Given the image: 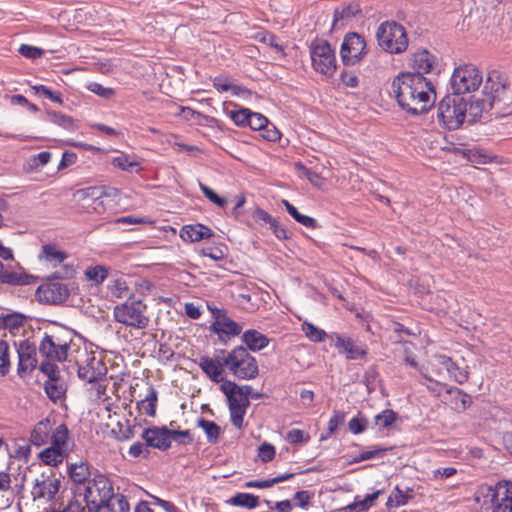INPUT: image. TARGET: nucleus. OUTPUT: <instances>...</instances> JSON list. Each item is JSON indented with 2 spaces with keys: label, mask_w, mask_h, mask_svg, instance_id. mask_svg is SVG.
<instances>
[{
  "label": "nucleus",
  "mask_w": 512,
  "mask_h": 512,
  "mask_svg": "<svg viewBox=\"0 0 512 512\" xmlns=\"http://www.w3.org/2000/svg\"><path fill=\"white\" fill-rule=\"evenodd\" d=\"M199 188L201 192L204 194V196L209 199L213 204L217 205L218 207H224L227 203L226 199L223 197H220L217 195L214 190H212L210 187L203 183H199Z\"/></svg>",
  "instance_id": "6e6d98bb"
},
{
  "label": "nucleus",
  "mask_w": 512,
  "mask_h": 512,
  "mask_svg": "<svg viewBox=\"0 0 512 512\" xmlns=\"http://www.w3.org/2000/svg\"><path fill=\"white\" fill-rule=\"evenodd\" d=\"M226 350H216L214 357L201 356L198 360V365L201 370L215 383L223 381L224 366L226 363Z\"/></svg>",
  "instance_id": "f8f14e48"
},
{
  "label": "nucleus",
  "mask_w": 512,
  "mask_h": 512,
  "mask_svg": "<svg viewBox=\"0 0 512 512\" xmlns=\"http://www.w3.org/2000/svg\"><path fill=\"white\" fill-rule=\"evenodd\" d=\"M85 276L88 280L99 285L108 277V269L103 265L90 266L85 270Z\"/></svg>",
  "instance_id": "c03bdc74"
},
{
  "label": "nucleus",
  "mask_w": 512,
  "mask_h": 512,
  "mask_svg": "<svg viewBox=\"0 0 512 512\" xmlns=\"http://www.w3.org/2000/svg\"><path fill=\"white\" fill-rule=\"evenodd\" d=\"M50 434V421L48 419L38 422L30 435V441L35 446L47 443Z\"/></svg>",
  "instance_id": "7c9ffc66"
},
{
  "label": "nucleus",
  "mask_w": 512,
  "mask_h": 512,
  "mask_svg": "<svg viewBox=\"0 0 512 512\" xmlns=\"http://www.w3.org/2000/svg\"><path fill=\"white\" fill-rule=\"evenodd\" d=\"M302 331L305 336L314 343L322 342L325 338H328L329 334L326 333L323 329L315 326L313 323L304 321L302 323Z\"/></svg>",
  "instance_id": "ea45409f"
},
{
  "label": "nucleus",
  "mask_w": 512,
  "mask_h": 512,
  "mask_svg": "<svg viewBox=\"0 0 512 512\" xmlns=\"http://www.w3.org/2000/svg\"><path fill=\"white\" fill-rule=\"evenodd\" d=\"M248 119L249 120L246 127H249L255 131H260V129L263 128V126L268 122L267 117H265L263 114L253 111H250Z\"/></svg>",
  "instance_id": "13d9d810"
},
{
  "label": "nucleus",
  "mask_w": 512,
  "mask_h": 512,
  "mask_svg": "<svg viewBox=\"0 0 512 512\" xmlns=\"http://www.w3.org/2000/svg\"><path fill=\"white\" fill-rule=\"evenodd\" d=\"M446 394L451 396L450 406L457 412L465 411L472 404L471 396L457 387L446 388Z\"/></svg>",
  "instance_id": "cd10ccee"
},
{
  "label": "nucleus",
  "mask_w": 512,
  "mask_h": 512,
  "mask_svg": "<svg viewBox=\"0 0 512 512\" xmlns=\"http://www.w3.org/2000/svg\"><path fill=\"white\" fill-rule=\"evenodd\" d=\"M169 441L170 445L172 444V441L178 445H189L193 442V437L189 430L169 429Z\"/></svg>",
  "instance_id": "09e8293b"
},
{
  "label": "nucleus",
  "mask_w": 512,
  "mask_h": 512,
  "mask_svg": "<svg viewBox=\"0 0 512 512\" xmlns=\"http://www.w3.org/2000/svg\"><path fill=\"white\" fill-rule=\"evenodd\" d=\"M366 54V41L364 37L356 32L345 35L341 44L340 55L345 65H355L360 62Z\"/></svg>",
  "instance_id": "9b49d317"
},
{
  "label": "nucleus",
  "mask_w": 512,
  "mask_h": 512,
  "mask_svg": "<svg viewBox=\"0 0 512 512\" xmlns=\"http://www.w3.org/2000/svg\"><path fill=\"white\" fill-rule=\"evenodd\" d=\"M482 82L481 71L472 64H465L454 69L450 78V88L454 95L462 96L478 90Z\"/></svg>",
  "instance_id": "0eeeda50"
},
{
  "label": "nucleus",
  "mask_w": 512,
  "mask_h": 512,
  "mask_svg": "<svg viewBox=\"0 0 512 512\" xmlns=\"http://www.w3.org/2000/svg\"><path fill=\"white\" fill-rule=\"evenodd\" d=\"M40 371L48 377V380L58 381L59 380V369L55 363H52L49 359L42 361L39 366Z\"/></svg>",
  "instance_id": "864d4df0"
},
{
  "label": "nucleus",
  "mask_w": 512,
  "mask_h": 512,
  "mask_svg": "<svg viewBox=\"0 0 512 512\" xmlns=\"http://www.w3.org/2000/svg\"><path fill=\"white\" fill-rule=\"evenodd\" d=\"M84 501L90 511L129 512L130 506L123 494H115L111 481L104 475H97L84 486Z\"/></svg>",
  "instance_id": "f03ea898"
},
{
  "label": "nucleus",
  "mask_w": 512,
  "mask_h": 512,
  "mask_svg": "<svg viewBox=\"0 0 512 512\" xmlns=\"http://www.w3.org/2000/svg\"><path fill=\"white\" fill-rule=\"evenodd\" d=\"M26 318L22 313L0 311V328L13 332L24 325Z\"/></svg>",
  "instance_id": "c85d7f7f"
},
{
  "label": "nucleus",
  "mask_w": 512,
  "mask_h": 512,
  "mask_svg": "<svg viewBox=\"0 0 512 512\" xmlns=\"http://www.w3.org/2000/svg\"><path fill=\"white\" fill-rule=\"evenodd\" d=\"M410 498H412V490L410 488L402 490L399 488V486H396L391 495L388 497L386 506L388 508L404 506L408 503Z\"/></svg>",
  "instance_id": "f704fd0d"
},
{
  "label": "nucleus",
  "mask_w": 512,
  "mask_h": 512,
  "mask_svg": "<svg viewBox=\"0 0 512 512\" xmlns=\"http://www.w3.org/2000/svg\"><path fill=\"white\" fill-rule=\"evenodd\" d=\"M42 254L45 260L54 266L62 264L67 257L64 252L57 250L53 245H44L42 248Z\"/></svg>",
  "instance_id": "a18cd8bd"
},
{
  "label": "nucleus",
  "mask_w": 512,
  "mask_h": 512,
  "mask_svg": "<svg viewBox=\"0 0 512 512\" xmlns=\"http://www.w3.org/2000/svg\"><path fill=\"white\" fill-rule=\"evenodd\" d=\"M69 476L73 482L79 484H86L85 482L88 480L90 476L88 465L85 463L80 464H72L69 467Z\"/></svg>",
  "instance_id": "79ce46f5"
},
{
  "label": "nucleus",
  "mask_w": 512,
  "mask_h": 512,
  "mask_svg": "<svg viewBox=\"0 0 512 512\" xmlns=\"http://www.w3.org/2000/svg\"><path fill=\"white\" fill-rule=\"evenodd\" d=\"M56 382L57 381L48 380L44 384L47 396L53 401L60 399L63 394L62 386H59Z\"/></svg>",
  "instance_id": "bf43d9fd"
},
{
  "label": "nucleus",
  "mask_w": 512,
  "mask_h": 512,
  "mask_svg": "<svg viewBox=\"0 0 512 512\" xmlns=\"http://www.w3.org/2000/svg\"><path fill=\"white\" fill-rule=\"evenodd\" d=\"M379 47L392 55L404 53L409 45L405 28L396 21L382 22L376 31Z\"/></svg>",
  "instance_id": "7ed1b4c3"
},
{
  "label": "nucleus",
  "mask_w": 512,
  "mask_h": 512,
  "mask_svg": "<svg viewBox=\"0 0 512 512\" xmlns=\"http://www.w3.org/2000/svg\"><path fill=\"white\" fill-rule=\"evenodd\" d=\"M69 436L68 428L65 424L58 425L51 435V446L61 450H67V440Z\"/></svg>",
  "instance_id": "a19ab883"
},
{
  "label": "nucleus",
  "mask_w": 512,
  "mask_h": 512,
  "mask_svg": "<svg viewBox=\"0 0 512 512\" xmlns=\"http://www.w3.org/2000/svg\"><path fill=\"white\" fill-rule=\"evenodd\" d=\"M313 497V494L308 490L297 491L293 499L296 501V506L301 509L307 510L309 507V503Z\"/></svg>",
  "instance_id": "052dcab7"
},
{
  "label": "nucleus",
  "mask_w": 512,
  "mask_h": 512,
  "mask_svg": "<svg viewBox=\"0 0 512 512\" xmlns=\"http://www.w3.org/2000/svg\"><path fill=\"white\" fill-rule=\"evenodd\" d=\"M512 493V483L509 481H499L495 486H482L476 494V501L483 506H490L493 512L498 505L505 504L507 497Z\"/></svg>",
  "instance_id": "9d476101"
},
{
  "label": "nucleus",
  "mask_w": 512,
  "mask_h": 512,
  "mask_svg": "<svg viewBox=\"0 0 512 512\" xmlns=\"http://www.w3.org/2000/svg\"><path fill=\"white\" fill-rule=\"evenodd\" d=\"M250 109L234 105V109L226 110V115L234 122L238 127H246L248 118L250 115Z\"/></svg>",
  "instance_id": "58836bf2"
},
{
  "label": "nucleus",
  "mask_w": 512,
  "mask_h": 512,
  "mask_svg": "<svg viewBox=\"0 0 512 512\" xmlns=\"http://www.w3.org/2000/svg\"><path fill=\"white\" fill-rule=\"evenodd\" d=\"M258 456L262 462L267 463L275 457V448L268 442L262 443L258 448Z\"/></svg>",
  "instance_id": "680f3d73"
},
{
  "label": "nucleus",
  "mask_w": 512,
  "mask_h": 512,
  "mask_svg": "<svg viewBox=\"0 0 512 512\" xmlns=\"http://www.w3.org/2000/svg\"><path fill=\"white\" fill-rule=\"evenodd\" d=\"M34 277L25 272L24 268L16 261L4 265L0 272V282L13 286L29 285Z\"/></svg>",
  "instance_id": "2eb2a0df"
},
{
  "label": "nucleus",
  "mask_w": 512,
  "mask_h": 512,
  "mask_svg": "<svg viewBox=\"0 0 512 512\" xmlns=\"http://www.w3.org/2000/svg\"><path fill=\"white\" fill-rule=\"evenodd\" d=\"M80 192L82 193L84 198L92 199L91 208L94 212H96L97 214H102L106 211L104 197H106L108 194L104 187H88L82 189Z\"/></svg>",
  "instance_id": "393cba45"
},
{
  "label": "nucleus",
  "mask_w": 512,
  "mask_h": 512,
  "mask_svg": "<svg viewBox=\"0 0 512 512\" xmlns=\"http://www.w3.org/2000/svg\"><path fill=\"white\" fill-rule=\"evenodd\" d=\"M419 372L423 376V380L420 381V384L425 386L428 391L436 397H439L443 391L446 392V388L451 387L445 383L433 379L431 376L426 374L422 368H419Z\"/></svg>",
  "instance_id": "4c0bfd02"
},
{
  "label": "nucleus",
  "mask_w": 512,
  "mask_h": 512,
  "mask_svg": "<svg viewBox=\"0 0 512 512\" xmlns=\"http://www.w3.org/2000/svg\"><path fill=\"white\" fill-rule=\"evenodd\" d=\"M328 339L333 343L338 353L344 355L346 360H362L368 354L367 345L349 336L338 332L329 333Z\"/></svg>",
  "instance_id": "1a4fd4ad"
},
{
  "label": "nucleus",
  "mask_w": 512,
  "mask_h": 512,
  "mask_svg": "<svg viewBox=\"0 0 512 512\" xmlns=\"http://www.w3.org/2000/svg\"><path fill=\"white\" fill-rule=\"evenodd\" d=\"M213 236L212 230L206 225L197 223L194 225H185L180 231V237L186 242H198Z\"/></svg>",
  "instance_id": "4be33fe9"
},
{
  "label": "nucleus",
  "mask_w": 512,
  "mask_h": 512,
  "mask_svg": "<svg viewBox=\"0 0 512 512\" xmlns=\"http://www.w3.org/2000/svg\"><path fill=\"white\" fill-rule=\"evenodd\" d=\"M38 350L43 357L49 360L63 362L67 359V354L58 352V345L45 334L39 343Z\"/></svg>",
  "instance_id": "bb28decb"
},
{
  "label": "nucleus",
  "mask_w": 512,
  "mask_h": 512,
  "mask_svg": "<svg viewBox=\"0 0 512 512\" xmlns=\"http://www.w3.org/2000/svg\"><path fill=\"white\" fill-rule=\"evenodd\" d=\"M361 13V7L358 2H352L341 8H337L333 14V24L336 25L338 21L350 20Z\"/></svg>",
  "instance_id": "2f4dec72"
},
{
  "label": "nucleus",
  "mask_w": 512,
  "mask_h": 512,
  "mask_svg": "<svg viewBox=\"0 0 512 512\" xmlns=\"http://www.w3.org/2000/svg\"><path fill=\"white\" fill-rule=\"evenodd\" d=\"M86 89L105 100H110L115 95L113 88L104 87L98 82H89L86 85Z\"/></svg>",
  "instance_id": "8fccbe9b"
},
{
  "label": "nucleus",
  "mask_w": 512,
  "mask_h": 512,
  "mask_svg": "<svg viewBox=\"0 0 512 512\" xmlns=\"http://www.w3.org/2000/svg\"><path fill=\"white\" fill-rule=\"evenodd\" d=\"M67 456V450L54 448L53 446L45 448L40 452L39 457L45 465L57 467Z\"/></svg>",
  "instance_id": "c756f323"
},
{
  "label": "nucleus",
  "mask_w": 512,
  "mask_h": 512,
  "mask_svg": "<svg viewBox=\"0 0 512 512\" xmlns=\"http://www.w3.org/2000/svg\"><path fill=\"white\" fill-rule=\"evenodd\" d=\"M410 65L414 70V72H410L411 74L424 76L437 69L438 58L428 50L422 49L413 53Z\"/></svg>",
  "instance_id": "aec40b11"
},
{
  "label": "nucleus",
  "mask_w": 512,
  "mask_h": 512,
  "mask_svg": "<svg viewBox=\"0 0 512 512\" xmlns=\"http://www.w3.org/2000/svg\"><path fill=\"white\" fill-rule=\"evenodd\" d=\"M141 437L145 440L147 447L161 451H167L170 448L169 428L166 426H152L145 428Z\"/></svg>",
  "instance_id": "a211bd4d"
},
{
  "label": "nucleus",
  "mask_w": 512,
  "mask_h": 512,
  "mask_svg": "<svg viewBox=\"0 0 512 512\" xmlns=\"http://www.w3.org/2000/svg\"><path fill=\"white\" fill-rule=\"evenodd\" d=\"M112 165L125 172H134L140 169V162L136 160L135 156L121 154L112 159Z\"/></svg>",
  "instance_id": "473e14b6"
},
{
  "label": "nucleus",
  "mask_w": 512,
  "mask_h": 512,
  "mask_svg": "<svg viewBox=\"0 0 512 512\" xmlns=\"http://www.w3.org/2000/svg\"><path fill=\"white\" fill-rule=\"evenodd\" d=\"M313 68L326 76H332L336 71V56L327 41L313 43L310 47Z\"/></svg>",
  "instance_id": "6e6552de"
},
{
  "label": "nucleus",
  "mask_w": 512,
  "mask_h": 512,
  "mask_svg": "<svg viewBox=\"0 0 512 512\" xmlns=\"http://www.w3.org/2000/svg\"><path fill=\"white\" fill-rule=\"evenodd\" d=\"M230 412V420L233 426L238 429H241L244 422V415L246 413L247 407L245 404L241 406H228Z\"/></svg>",
  "instance_id": "3c124183"
},
{
  "label": "nucleus",
  "mask_w": 512,
  "mask_h": 512,
  "mask_svg": "<svg viewBox=\"0 0 512 512\" xmlns=\"http://www.w3.org/2000/svg\"><path fill=\"white\" fill-rule=\"evenodd\" d=\"M260 136L263 137L267 141H277L281 137L280 131L276 128V126L269 121L266 125L263 126V128L259 131Z\"/></svg>",
  "instance_id": "4d7b16f0"
},
{
  "label": "nucleus",
  "mask_w": 512,
  "mask_h": 512,
  "mask_svg": "<svg viewBox=\"0 0 512 512\" xmlns=\"http://www.w3.org/2000/svg\"><path fill=\"white\" fill-rule=\"evenodd\" d=\"M110 290L112 295L117 298H124L129 294L127 282L123 278L115 279L110 287Z\"/></svg>",
  "instance_id": "5fc2aeb1"
},
{
  "label": "nucleus",
  "mask_w": 512,
  "mask_h": 512,
  "mask_svg": "<svg viewBox=\"0 0 512 512\" xmlns=\"http://www.w3.org/2000/svg\"><path fill=\"white\" fill-rule=\"evenodd\" d=\"M107 369L101 360L94 356L87 358L85 365L78 367V377L88 383H96L106 376Z\"/></svg>",
  "instance_id": "412c9836"
},
{
  "label": "nucleus",
  "mask_w": 512,
  "mask_h": 512,
  "mask_svg": "<svg viewBox=\"0 0 512 512\" xmlns=\"http://www.w3.org/2000/svg\"><path fill=\"white\" fill-rule=\"evenodd\" d=\"M494 106L493 103L483 96L481 99H475L469 103V111L470 116H472L473 120H476L478 117H481L484 111H488L492 109Z\"/></svg>",
  "instance_id": "37998d69"
},
{
  "label": "nucleus",
  "mask_w": 512,
  "mask_h": 512,
  "mask_svg": "<svg viewBox=\"0 0 512 512\" xmlns=\"http://www.w3.org/2000/svg\"><path fill=\"white\" fill-rule=\"evenodd\" d=\"M396 419V412L391 409H385L374 417V422L379 429H384L391 427Z\"/></svg>",
  "instance_id": "49530a36"
},
{
  "label": "nucleus",
  "mask_w": 512,
  "mask_h": 512,
  "mask_svg": "<svg viewBox=\"0 0 512 512\" xmlns=\"http://www.w3.org/2000/svg\"><path fill=\"white\" fill-rule=\"evenodd\" d=\"M10 370V348L6 341L0 340V376H5Z\"/></svg>",
  "instance_id": "de8ad7c7"
},
{
  "label": "nucleus",
  "mask_w": 512,
  "mask_h": 512,
  "mask_svg": "<svg viewBox=\"0 0 512 512\" xmlns=\"http://www.w3.org/2000/svg\"><path fill=\"white\" fill-rule=\"evenodd\" d=\"M242 342L246 345L247 351L258 352L265 349L269 343V338L255 329L246 330L241 336Z\"/></svg>",
  "instance_id": "5701e85b"
},
{
  "label": "nucleus",
  "mask_w": 512,
  "mask_h": 512,
  "mask_svg": "<svg viewBox=\"0 0 512 512\" xmlns=\"http://www.w3.org/2000/svg\"><path fill=\"white\" fill-rule=\"evenodd\" d=\"M44 334L58 345V352L61 354L66 353L68 355V351L73 341L72 330L65 327H59L51 332H45Z\"/></svg>",
  "instance_id": "a878e982"
},
{
  "label": "nucleus",
  "mask_w": 512,
  "mask_h": 512,
  "mask_svg": "<svg viewBox=\"0 0 512 512\" xmlns=\"http://www.w3.org/2000/svg\"><path fill=\"white\" fill-rule=\"evenodd\" d=\"M47 116L49 121L63 127L65 129H70L73 126V119L70 116H67L60 112H48Z\"/></svg>",
  "instance_id": "603ef678"
},
{
  "label": "nucleus",
  "mask_w": 512,
  "mask_h": 512,
  "mask_svg": "<svg viewBox=\"0 0 512 512\" xmlns=\"http://www.w3.org/2000/svg\"><path fill=\"white\" fill-rule=\"evenodd\" d=\"M18 52L22 56L29 58V59H38L43 55L42 49H40L36 46L27 45V44H22L19 47Z\"/></svg>",
  "instance_id": "e2e57ef3"
},
{
  "label": "nucleus",
  "mask_w": 512,
  "mask_h": 512,
  "mask_svg": "<svg viewBox=\"0 0 512 512\" xmlns=\"http://www.w3.org/2000/svg\"><path fill=\"white\" fill-rule=\"evenodd\" d=\"M507 78L506 75L500 71L493 70L488 73L487 79L483 87V96L487 98L490 103L500 101L506 91Z\"/></svg>",
  "instance_id": "4468645a"
},
{
  "label": "nucleus",
  "mask_w": 512,
  "mask_h": 512,
  "mask_svg": "<svg viewBox=\"0 0 512 512\" xmlns=\"http://www.w3.org/2000/svg\"><path fill=\"white\" fill-rule=\"evenodd\" d=\"M16 352L18 355L17 373L20 377H23L31 373L37 366L36 347L28 340H22L16 346Z\"/></svg>",
  "instance_id": "ddd939ff"
},
{
  "label": "nucleus",
  "mask_w": 512,
  "mask_h": 512,
  "mask_svg": "<svg viewBox=\"0 0 512 512\" xmlns=\"http://www.w3.org/2000/svg\"><path fill=\"white\" fill-rule=\"evenodd\" d=\"M69 289L61 282H51L38 288L39 300L48 304H60L69 297Z\"/></svg>",
  "instance_id": "f3484780"
},
{
  "label": "nucleus",
  "mask_w": 512,
  "mask_h": 512,
  "mask_svg": "<svg viewBox=\"0 0 512 512\" xmlns=\"http://www.w3.org/2000/svg\"><path fill=\"white\" fill-rule=\"evenodd\" d=\"M60 488V480L53 476L41 475V479H36L32 487L31 494L34 500L43 499L46 502L52 501Z\"/></svg>",
  "instance_id": "dca6fc26"
},
{
  "label": "nucleus",
  "mask_w": 512,
  "mask_h": 512,
  "mask_svg": "<svg viewBox=\"0 0 512 512\" xmlns=\"http://www.w3.org/2000/svg\"><path fill=\"white\" fill-rule=\"evenodd\" d=\"M157 396V391L153 387H150L145 398L138 403L139 410L147 416H155Z\"/></svg>",
  "instance_id": "c9c22d12"
},
{
  "label": "nucleus",
  "mask_w": 512,
  "mask_h": 512,
  "mask_svg": "<svg viewBox=\"0 0 512 512\" xmlns=\"http://www.w3.org/2000/svg\"><path fill=\"white\" fill-rule=\"evenodd\" d=\"M348 428L353 434L363 433L367 428V420L354 417L349 421Z\"/></svg>",
  "instance_id": "774afa93"
},
{
  "label": "nucleus",
  "mask_w": 512,
  "mask_h": 512,
  "mask_svg": "<svg viewBox=\"0 0 512 512\" xmlns=\"http://www.w3.org/2000/svg\"><path fill=\"white\" fill-rule=\"evenodd\" d=\"M286 440L290 444H296L300 442H307L309 440V436L305 437V433L301 429H291L287 432Z\"/></svg>",
  "instance_id": "338daca9"
},
{
  "label": "nucleus",
  "mask_w": 512,
  "mask_h": 512,
  "mask_svg": "<svg viewBox=\"0 0 512 512\" xmlns=\"http://www.w3.org/2000/svg\"><path fill=\"white\" fill-rule=\"evenodd\" d=\"M435 361H438L440 368H444L446 376L449 380L458 384H464L469 378V370L467 366H460L451 357L438 354L435 355Z\"/></svg>",
  "instance_id": "6ab92c4d"
},
{
  "label": "nucleus",
  "mask_w": 512,
  "mask_h": 512,
  "mask_svg": "<svg viewBox=\"0 0 512 512\" xmlns=\"http://www.w3.org/2000/svg\"><path fill=\"white\" fill-rule=\"evenodd\" d=\"M391 94L398 105L411 115L426 113L436 100L433 83L425 76L410 72H401L393 79Z\"/></svg>",
  "instance_id": "f257e3e1"
},
{
  "label": "nucleus",
  "mask_w": 512,
  "mask_h": 512,
  "mask_svg": "<svg viewBox=\"0 0 512 512\" xmlns=\"http://www.w3.org/2000/svg\"><path fill=\"white\" fill-rule=\"evenodd\" d=\"M211 331L227 336H237L242 332V326L226 315L220 316L218 321H214L210 327Z\"/></svg>",
  "instance_id": "b1692460"
},
{
  "label": "nucleus",
  "mask_w": 512,
  "mask_h": 512,
  "mask_svg": "<svg viewBox=\"0 0 512 512\" xmlns=\"http://www.w3.org/2000/svg\"><path fill=\"white\" fill-rule=\"evenodd\" d=\"M228 503L237 507L255 509L259 506V498L250 493H236L228 500Z\"/></svg>",
  "instance_id": "72a5a7b5"
},
{
  "label": "nucleus",
  "mask_w": 512,
  "mask_h": 512,
  "mask_svg": "<svg viewBox=\"0 0 512 512\" xmlns=\"http://www.w3.org/2000/svg\"><path fill=\"white\" fill-rule=\"evenodd\" d=\"M197 426L203 429L209 443L215 444L218 441L221 429L214 421L199 418L197 420Z\"/></svg>",
  "instance_id": "e433bc0d"
},
{
  "label": "nucleus",
  "mask_w": 512,
  "mask_h": 512,
  "mask_svg": "<svg viewBox=\"0 0 512 512\" xmlns=\"http://www.w3.org/2000/svg\"><path fill=\"white\" fill-rule=\"evenodd\" d=\"M468 110V102L463 96L446 95L437 109L438 122L448 130L458 129L464 122Z\"/></svg>",
  "instance_id": "20e7f679"
},
{
  "label": "nucleus",
  "mask_w": 512,
  "mask_h": 512,
  "mask_svg": "<svg viewBox=\"0 0 512 512\" xmlns=\"http://www.w3.org/2000/svg\"><path fill=\"white\" fill-rule=\"evenodd\" d=\"M226 367L229 372L239 380H253L259 375L257 360L244 346H236L226 351Z\"/></svg>",
  "instance_id": "39448f33"
},
{
  "label": "nucleus",
  "mask_w": 512,
  "mask_h": 512,
  "mask_svg": "<svg viewBox=\"0 0 512 512\" xmlns=\"http://www.w3.org/2000/svg\"><path fill=\"white\" fill-rule=\"evenodd\" d=\"M390 448L381 446H370L366 450H363V454L366 460L382 458Z\"/></svg>",
  "instance_id": "0e129e2a"
},
{
  "label": "nucleus",
  "mask_w": 512,
  "mask_h": 512,
  "mask_svg": "<svg viewBox=\"0 0 512 512\" xmlns=\"http://www.w3.org/2000/svg\"><path fill=\"white\" fill-rule=\"evenodd\" d=\"M147 306L142 300L128 299L113 310L115 320L133 329H146L149 325V317L146 314Z\"/></svg>",
  "instance_id": "423d86ee"
},
{
  "label": "nucleus",
  "mask_w": 512,
  "mask_h": 512,
  "mask_svg": "<svg viewBox=\"0 0 512 512\" xmlns=\"http://www.w3.org/2000/svg\"><path fill=\"white\" fill-rule=\"evenodd\" d=\"M128 454L132 458H138L142 455L144 457H147L149 455V450H148L146 444H144L140 441H137L130 446V448L128 450Z\"/></svg>",
  "instance_id": "69168bd1"
}]
</instances>
